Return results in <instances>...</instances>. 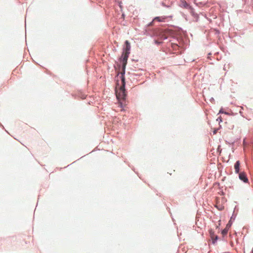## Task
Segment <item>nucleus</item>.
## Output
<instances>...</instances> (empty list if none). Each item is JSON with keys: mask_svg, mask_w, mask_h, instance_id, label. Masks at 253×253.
<instances>
[{"mask_svg": "<svg viewBox=\"0 0 253 253\" xmlns=\"http://www.w3.org/2000/svg\"><path fill=\"white\" fill-rule=\"evenodd\" d=\"M125 71L122 70L119 74H118V77L121 79V82L118 80L116 86V97L119 101V106L123 108L124 106L126 105L125 98L126 96V91L125 89Z\"/></svg>", "mask_w": 253, "mask_h": 253, "instance_id": "1", "label": "nucleus"}, {"mask_svg": "<svg viewBox=\"0 0 253 253\" xmlns=\"http://www.w3.org/2000/svg\"><path fill=\"white\" fill-rule=\"evenodd\" d=\"M125 47L124 48V51L122 55V70L125 71L126 66L127 64V59L130 54V44L128 41L125 42Z\"/></svg>", "mask_w": 253, "mask_h": 253, "instance_id": "2", "label": "nucleus"}, {"mask_svg": "<svg viewBox=\"0 0 253 253\" xmlns=\"http://www.w3.org/2000/svg\"><path fill=\"white\" fill-rule=\"evenodd\" d=\"M239 177L240 180H242L244 182H248V179L247 177L246 173L244 172H241L239 174Z\"/></svg>", "mask_w": 253, "mask_h": 253, "instance_id": "3", "label": "nucleus"}, {"mask_svg": "<svg viewBox=\"0 0 253 253\" xmlns=\"http://www.w3.org/2000/svg\"><path fill=\"white\" fill-rule=\"evenodd\" d=\"M168 17L167 16H158V17H156L152 21V23L153 22H154L155 21H158V22H165L166 21V19Z\"/></svg>", "mask_w": 253, "mask_h": 253, "instance_id": "4", "label": "nucleus"}, {"mask_svg": "<svg viewBox=\"0 0 253 253\" xmlns=\"http://www.w3.org/2000/svg\"><path fill=\"white\" fill-rule=\"evenodd\" d=\"M240 162L237 161L234 165L235 171L236 173H239L240 170Z\"/></svg>", "mask_w": 253, "mask_h": 253, "instance_id": "5", "label": "nucleus"}, {"mask_svg": "<svg viewBox=\"0 0 253 253\" xmlns=\"http://www.w3.org/2000/svg\"><path fill=\"white\" fill-rule=\"evenodd\" d=\"M229 229L227 228H225L222 231L221 234H222L223 236H224L227 235Z\"/></svg>", "mask_w": 253, "mask_h": 253, "instance_id": "6", "label": "nucleus"}, {"mask_svg": "<svg viewBox=\"0 0 253 253\" xmlns=\"http://www.w3.org/2000/svg\"><path fill=\"white\" fill-rule=\"evenodd\" d=\"M183 6L186 8H188L190 7L189 5L186 2V1H183Z\"/></svg>", "mask_w": 253, "mask_h": 253, "instance_id": "7", "label": "nucleus"}, {"mask_svg": "<svg viewBox=\"0 0 253 253\" xmlns=\"http://www.w3.org/2000/svg\"><path fill=\"white\" fill-rule=\"evenodd\" d=\"M231 225V224L229 222L227 225H226V228H227L228 229H229V228H230Z\"/></svg>", "mask_w": 253, "mask_h": 253, "instance_id": "8", "label": "nucleus"}, {"mask_svg": "<svg viewBox=\"0 0 253 253\" xmlns=\"http://www.w3.org/2000/svg\"><path fill=\"white\" fill-rule=\"evenodd\" d=\"M162 38H163V39H166L167 38V36H166L163 35V36H162Z\"/></svg>", "mask_w": 253, "mask_h": 253, "instance_id": "9", "label": "nucleus"}, {"mask_svg": "<svg viewBox=\"0 0 253 253\" xmlns=\"http://www.w3.org/2000/svg\"><path fill=\"white\" fill-rule=\"evenodd\" d=\"M155 42L158 44L160 43V42H158L157 41H155Z\"/></svg>", "mask_w": 253, "mask_h": 253, "instance_id": "10", "label": "nucleus"}, {"mask_svg": "<svg viewBox=\"0 0 253 253\" xmlns=\"http://www.w3.org/2000/svg\"><path fill=\"white\" fill-rule=\"evenodd\" d=\"M215 240H217V236H215Z\"/></svg>", "mask_w": 253, "mask_h": 253, "instance_id": "11", "label": "nucleus"}, {"mask_svg": "<svg viewBox=\"0 0 253 253\" xmlns=\"http://www.w3.org/2000/svg\"><path fill=\"white\" fill-rule=\"evenodd\" d=\"M211 238H213V236H212L211 235Z\"/></svg>", "mask_w": 253, "mask_h": 253, "instance_id": "12", "label": "nucleus"}]
</instances>
